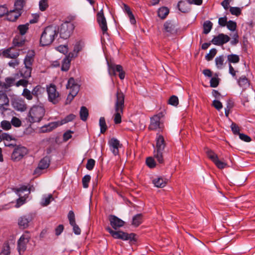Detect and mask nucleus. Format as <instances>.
<instances>
[{
	"label": "nucleus",
	"instance_id": "obj_1",
	"mask_svg": "<svg viewBox=\"0 0 255 255\" xmlns=\"http://www.w3.org/2000/svg\"><path fill=\"white\" fill-rule=\"evenodd\" d=\"M116 99L115 104V114L114 121L115 124H120L122 122V115L125 107V95L120 89H118L116 94Z\"/></svg>",
	"mask_w": 255,
	"mask_h": 255
},
{
	"label": "nucleus",
	"instance_id": "obj_2",
	"mask_svg": "<svg viewBox=\"0 0 255 255\" xmlns=\"http://www.w3.org/2000/svg\"><path fill=\"white\" fill-rule=\"evenodd\" d=\"M34 57V51H31L27 53L24 58L23 61L24 66L19 71L20 76L24 79H28L31 77Z\"/></svg>",
	"mask_w": 255,
	"mask_h": 255
},
{
	"label": "nucleus",
	"instance_id": "obj_3",
	"mask_svg": "<svg viewBox=\"0 0 255 255\" xmlns=\"http://www.w3.org/2000/svg\"><path fill=\"white\" fill-rule=\"evenodd\" d=\"M57 34L58 31L56 27L51 25L46 27L41 34L40 44L42 46L51 44L55 36H57Z\"/></svg>",
	"mask_w": 255,
	"mask_h": 255
},
{
	"label": "nucleus",
	"instance_id": "obj_4",
	"mask_svg": "<svg viewBox=\"0 0 255 255\" xmlns=\"http://www.w3.org/2000/svg\"><path fill=\"white\" fill-rule=\"evenodd\" d=\"M45 108L42 104L33 106L29 111L27 119L30 123L39 122L44 117Z\"/></svg>",
	"mask_w": 255,
	"mask_h": 255
},
{
	"label": "nucleus",
	"instance_id": "obj_5",
	"mask_svg": "<svg viewBox=\"0 0 255 255\" xmlns=\"http://www.w3.org/2000/svg\"><path fill=\"white\" fill-rule=\"evenodd\" d=\"M106 230L115 239H121L123 241H129V243L133 244L137 241L136 235L134 233L128 234L121 231H115L109 227L106 228Z\"/></svg>",
	"mask_w": 255,
	"mask_h": 255
},
{
	"label": "nucleus",
	"instance_id": "obj_6",
	"mask_svg": "<svg viewBox=\"0 0 255 255\" xmlns=\"http://www.w3.org/2000/svg\"><path fill=\"white\" fill-rule=\"evenodd\" d=\"M165 146V142L162 135H159L156 137V147L154 150V156L157 161L162 164L164 162L163 152Z\"/></svg>",
	"mask_w": 255,
	"mask_h": 255
},
{
	"label": "nucleus",
	"instance_id": "obj_7",
	"mask_svg": "<svg viewBox=\"0 0 255 255\" xmlns=\"http://www.w3.org/2000/svg\"><path fill=\"white\" fill-rule=\"evenodd\" d=\"M66 88L70 90L66 101V104H69L77 95L80 89V86L76 83L75 79L71 77L68 81Z\"/></svg>",
	"mask_w": 255,
	"mask_h": 255
},
{
	"label": "nucleus",
	"instance_id": "obj_8",
	"mask_svg": "<svg viewBox=\"0 0 255 255\" xmlns=\"http://www.w3.org/2000/svg\"><path fill=\"white\" fill-rule=\"evenodd\" d=\"M76 116L74 114H70L67 116L65 119L62 120L61 122H52L48 125L43 126L41 128V130L43 132H50L54 128H56L59 126H61L64 124L69 122L73 120L75 118Z\"/></svg>",
	"mask_w": 255,
	"mask_h": 255
},
{
	"label": "nucleus",
	"instance_id": "obj_9",
	"mask_svg": "<svg viewBox=\"0 0 255 255\" xmlns=\"http://www.w3.org/2000/svg\"><path fill=\"white\" fill-rule=\"evenodd\" d=\"M75 28L74 24L71 22L66 21L62 23L60 28V36L61 38L67 39L72 33Z\"/></svg>",
	"mask_w": 255,
	"mask_h": 255
},
{
	"label": "nucleus",
	"instance_id": "obj_10",
	"mask_svg": "<svg viewBox=\"0 0 255 255\" xmlns=\"http://www.w3.org/2000/svg\"><path fill=\"white\" fill-rule=\"evenodd\" d=\"M28 153L27 149L22 146H16L11 154V159L14 162L20 161Z\"/></svg>",
	"mask_w": 255,
	"mask_h": 255
},
{
	"label": "nucleus",
	"instance_id": "obj_11",
	"mask_svg": "<svg viewBox=\"0 0 255 255\" xmlns=\"http://www.w3.org/2000/svg\"><path fill=\"white\" fill-rule=\"evenodd\" d=\"M48 98L49 102L53 104H57L60 101L59 93L57 91L56 87L53 84H51L47 87Z\"/></svg>",
	"mask_w": 255,
	"mask_h": 255
},
{
	"label": "nucleus",
	"instance_id": "obj_12",
	"mask_svg": "<svg viewBox=\"0 0 255 255\" xmlns=\"http://www.w3.org/2000/svg\"><path fill=\"white\" fill-rule=\"evenodd\" d=\"M97 21L104 35L108 34V28L106 17L104 15L103 9L98 12L96 15Z\"/></svg>",
	"mask_w": 255,
	"mask_h": 255
},
{
	"label": "nucleus",
	"instance_id": "obj_13",
	"mask_svg": "<svg viewBox=\"0 0 255 255\" xmlns=\"http://www.w3.org/2000/svg\"><path fill=\"white\" fill-rule=\"evenodd\" d=\"M30 237L28 233H26L19 238L17 242V250L20 255L26 249V244L28 243Z\"/></svg>",
	"mask_w": 255,
	"mask_h": 255
},
{
	"label": "nucleus",
	"instance_id": "obj_14",
	"mask_svg": "<svg viewBox=\"0 0 255 255\" xmlns=\"http://www.w3.org/2000/svg\"><path fill=\"white\" fill-rule=\"evenodd\" d=\"M162 116L161 113L154 115L150 119V124L148 128L151 130H156L158 128H161V124L160 123V118Z\"/></svg>",
	"mask_w": 255,
	"mask_h": 255
},
{
	"label": "nucleus",
	"instance_id": "obj_15",
	"mask_svg": "<svg viewBox=\"0 0 255 255\" xmlns=\"http://www.w3.org/2000/svg\"><path fill=\"white\" fill-rule=\"evenodd\" d=\"M230 40V38L228 35L220 33L218 35L214 36L211 42L216 45H222L229 42Z\"/></svg>",
	"mask_w": 255,
	"mask_h": 255
},
{
	"label": "nucleus",
	"instance_id": "obj_16",
	"mask_svg": "<svg viewBox=\"0 0 255 255\" xmlns=\"http://www.w3.org/2000/svg\"><path fill=\"white\" fill-rule=\"evenodd\" d=\"M109 73L115 75L116 72L119 73V78L123 80L125 77V72L123 70V67L120 65L109 64Z\"/></svg>",
	"mask_w": 255,
	"mask_h": 255
},
{
	"label": "nucleus",
	"instance_id": "obj_17",
	"mask_svg": "<svg viewBox=\"0 0 255 255\" xmlns=\"http://www.w3.org/2000/svg\"><path fill=\"white\" fill-rule=\"evenodd\" d=\"M109 220L110 222V225L115 230H117L118 229L124 226L125 224L124 221L115 215H110L109 217Z\"/></svg>",
	"mask_w": 255,
	"mask_h": 255
},
{
	"label": "nucleus",
	"instance_id": "obj_18",
	"mask_svg": "<svg viewBox=\"0 0 255 255\" xmlns=\"http://www.w3.org/2000/svg\"><path fill=\"white\" fill-rule=\"evenodd\" d=\"M12 106L14 109L20 112L25 111L27 108L25 101L21 98L14 99L12 101Z\"/></svg>",
	"mask_w": 255,
	"mask_h": 255
},
{
	"label": "nucleus",
	"instance_id": "obj_19",
	"mask_svg": "<svg viewBox=\"0 0 255 255\" xmlns=\"http://www.w3.org/2000/svg\"><path fill=\"white\" fill-rule=\"evenodd\" d=\"M164 29L167 32L171 34H176L177 32V26L175 24L171 21H167L164 24Z\"/></svg>",
	"mask_w": 255,
	"mask_h": 255
},
{
	"label": "nucleus",
	"instance_id": "obj_20",
	"mask_svg": "<svg viewBox=\"0 0 255 255\" xmlns=\"http://www.w3.org/2000/svg\"><path fill=\"white\" fill-rule=\"evenodd\" d=\"M111 150L115 155L119 154V148L120 146V141L116 138H113L109 142Z\"/></svg>",
	"mask_w": 255,
	"mask_h": 255
},
{
	"label": "nucleus",
	"instance_id": "obj_21",
	"mask_svg": "<svg viewBox=\"0 0 255 255\" xmlns=\"http://www.w3.org/2000/svg\"><path fill=\"white\" fill-rule=\"evenodd\" d=\"M2 55L4 57L8 58L16 59L19 56V51L14 50L12 48H7L2 52Z\"/></svg>",
	"mask_w": 255,
	"mask_h": 255
},
{
	"label": "nucleus",
	"instance_id": "obj_22",
	"mask_svg": "<svg viewBox=\"0 0 255 255\" xmlns=\"http://www.w3.org/2000/svg\"><path fill=\"white\" fill-rule=\"evenodd\" d=\"M22 13L16 10L15 9L8 11L7 19L10 21H15L21 15Z\"/></svg>",
	"mask_w": 255,
	"mask_h": 255
},
{
	"label": "nucleus",
	"instance_id": "obj_23",
	"mask_svg": "<svg viewBox=\"0 0 255 255\" xmlns=\"http://www.w3.org/2000/svg\"><path fill=\"white\" fill-rule=\"evenodd\" d=\"M30 221L31 218L29 216H22L18 219V225L20 228L25 229L28 226V224Z\"/></svg>",
	"mask_w": 255,
	"mask_h": 255
},
{
	"label": "nucleus",
	"instance_id": "obj_24",
	"mask_svg": "<svg viewBox=\"0 0 255 255\" xmlns=\"http://www.w3.org/2000/svg\"><path fill=\"white\" fill-rule=\"evenodd\" d=\"M152 183L158 188H163L167 184V179L162 177H158L153 179Z\"/></svg>",
	"mask_w": 255,
	"mask_h": 255
},
{
	"label": "nucleus",
	"instance_id": "obj_25",
	"mask_svg": "<svg viewBox=\"0 0 255 255\" xmlns=\"http://www.w3.org/2000/svg\"><path fill=\"white\" fill-rule=\"evenodd\" d=\"M43 92L44 89L40 85H37L31 91L33 97L38 101L39 100V97L41 96Z\"/></svg>",
	"mask_w": 255,
	"mask_h": 255
},
{
	"label": "nucleus",
	"instance_id": "obj_26",
	"mask_svg": "<svg viewBox=\"0 0 255 255\" xmlns=\"http://www.w3.org/2000/svg\"><path fill=\"white\" fill-rule=\"evenodd\" d=\"M50 157L46 156L40 161L38 164V167L40 169H46L49 167L50 165Z\"/></svg>",
	"mask_w": 255,
	"mask_h": 255
},
{
	"label": "nucleus",
	"instance_id": "obj_27",
	"mask_svg": "<svg viewBox=\"0 0 255 255\" xmlns=\"http://www.w3.org/2000/svg\"><path fill=\"white\" fill-rule=\"evenodd\" d=\"M26 0H15L14 9L22 13L23 8L26 4Z\"/></svg>",
	"mask_w": 255,
	"mask_h": 255
},
{
	"label": "nucleus",
	"instance_id": "obj_28",
	"mask_svg": "<svg viewBox=\"0 0 255 255\" xmlns=\"http://www.w3.org/2000/svg\"><path fill=\"white\" fill-rule=\"evenodd\" d=\"M178 9L182 12H188L190 8L189 7V3L184 1H180L178 3Z\"/></svg>",
	"mask_w": 255,
	"mask_h": 255
},
{
	"label": "nucleus",
	"instance_id": "obj_29",
	"mask_svg": "<svg viewBox=\"0 0 255 255\" xmlns=\"http://www.w3.org/2000/svg\"><path fill=\"white\" fill-rule=\"evenodd\" d=\"M25 42V39H23L20 35L16 36L13 40V44L14 46L20 47L24 45Z\"/></svg>",
	"mask_w": 255,
	"mask_h": 255
},
{
	"label": "nucleus",
	"instance_id": "obj_30",
	"mask_svg": "<svg viewBox=\"0 0 255 255\" xmlns=\"http://www.w3.org/2000/svg\"><path fill=\"white\" fill-rule=\"evenodd\" d=\"M88 116L89 111L88 109L85 106L81 107L80 111V117L81 120L85 122L87 120Z\"/></svg>",
	"mask_w": 255,
	"mask_h": 255
},
{
	"label": "nucleus",
	"instance_id": "obj_31",
	"mask_svg": "<svg viewBox=\"0 0 255 255\" xmlns=\"http://www.w3.org/2000/svg\"><path fill=\"white\" fill-rule=\"evenodd\" d=\"M71 59L69 57H65L62 60L61 70L62 71H67L70 66Z\"/></svg>",
	"mask_w": 255,
	"mask_h": 255
},
{
	"label": "nucleus",
	"instance_id": "obj_32",
	"mask_svg": "<svg viewBox=\"0 0 255 255\" xmlns=\"http://www.w3.org/2000/svg\"><path fill=\"white\" fill-rule=\"evenodd\" d=\"M53 200L54 198L52 194H49L48 196L44 195L41 199L40 204L43 207L47 206Z\"/></svg>",
	"mask_w": 255,
	"mask_h": 255
},
{
	"label": "nucleus",
	"instance_id": "obj_33",
	"mask_svg": "<svg viewBox=\"0 0 255 255\" xmlns=\"http://www.w3.org/2000/svg\"><path fill=\"white\" fill-rule=\"evenodd\" d=\"M225 56L220 55L215 58V63L216 67L219 69H223L224 65Z\"/></svg>",
	"mask_w": 255,
	"mask_h": 255
},
{
	"label": "nucleus",
	"instance_id": "obj_34",
	"mask_svg": "<svg viewBox=\"0 0 255 255\" xmlns=\"http://www.w3.org/2000/svg\"><path fill=\"white\" fill-rule=\"evenodd\" d=\"M10 249L9 243L7 242H5L2 246L0 255H10Z\"/></svg>",
	"mask_w": 255,
	"mask_h": 255
},
{
	"label": "nucleus",
	"instance_id": "obj_35",
	"mask_svg": "<svg viewBox=\"0 0 255 255\" xmlns=\"http://www.w3.org/2000/svg\"><path fill=\"white\" fill-rule=\"evenodd\" d=\"M99 126L100 127V132L104 133L108 129L106 120L104 117H101L99 120Z\"/></svg>",
	"mask_w": 255,
	"mask_h": 255
},
{
	"label": "nucleus",
	"instance_id": "obj_36",
	"mask_svg": "<svg viewBox=\"0 0 255 255\" xmlns=\"http://www.w3.org/2000/svg\"><path fill=\"white\" fill-rule=\"evenodd\" d=\"M169 13V9L166 7H162L158 10V15L162 19H164Z\"/></svg>",
	"mask_w": 255,
	"mask_h": 255
},
{
	"label": "nucleus",
	"instance_id": "obj_37",
	"mask_svg": "<svg viewBox=\"0 0 255 255\" xmlns=\"http://www.w3.org/2000/svg\"><path fill=\"white\" fill-rule=\"evenodd\" d=\"M142 222V215L138 214L132 218V224L136 227L138 226Z\"/></svg>",
	"mask_w": 255,
	"mask_h": 255
},
{
	"label": "nucleus",
	"instance_id": "obj_38",
	"mask_svg": "<svg viewBox=\"0 0 255 255\" xmlns=\"http://www.w3.org/2000/svg\"><path fill=\"white\" fill-rule=\"evenodd\" d=\"M229 64L231 63H238L240 61V57L237 54H231L227 56Z\"/></svg>",
	"mask_w": 255,
	"mask_h": 255
},
{
	"label": "nucleus",
	"instance_id": "obj_39",
	"mask_svg": "<svg viewBox=\"0 0 255 255\" xmlns=\"http://www.w3.org/2000/svg\"><path fill=\"white\" fill-rule=\"evenodd\" d=\"M213 23L209 20L206 21L203 24V33L208 34L212 28Z\"/></svg>",
	"mask_w": 255,
	"mask_h": 255
},
{
	"label": "nucleus",
	"instance_id": "obj_40",
	"mask_svg": "<svg viewBox=\"0 0 255 255\" xmlns=\"http://www.w3.org/2000/svg\"><path fill=\"white\" fill-rule=\"evenodd\" d=\"M206 153L209 158L213 162L218 158L217 155L213 150L209 148L206 149Z\"/></svg>",
	"mask_w": 255,
	"mask_h": 255
},
{
	"label": "nucleus",
	"instance_id": "obj_41",
	"mask_svg": "<svg viewBox=\"0 0 255 255\" xmlns=\"http://www.w3.org/2000/svg\"><path fill=\"white\" fill-rule=\"evenodd\" d=\"M22 96L29 101L32 100L33 98L31 91L27 88H24L23 89Z\"/></svg>",
	"mask_w": 255,
	"mask_h": 255
},
{
	"label": "nucleus",
	"instance_id": "obj_42",
	"mask_svg": "<svg viewBox=\"0 0 255 255\" xmlns=\"http://www.w3.org/2000/svg\"><path fill=\"white\" fill-rule=\"evenodd\" d=\"M28 26L29 24L26 23L25 24L19 25L17 27V29L19 30V33L21 35H23L26 33L27 30L28 29Z\"/></svg>",
	"mask_w": 255,
	"mask_h": 255
},
{
	"label": "nucleus",
	"instance_id": "obj_43",
	"mask_svg": "<svg viewBox=\"0 0 255 255\" xmlns=\"http://www.w3.org/2000/svg\"><path fill=\"white\" fill-rule=\"evenodd\" d=\"M168 104L173 106H177L179 104L178 97L174 95L171 96L168 100Z\"/></svg>",
	"mask_w": 255,
	"mask_h": 255
},
{
	"label": "nucleus",
	"instance_id": "obj_44",
	"mask_svg": "<svg viewBox=\"0 0 255 255\" xmlns=\"http://www.w3.org/2000/svg\"><path fill=\"white\" fill-rule=\"evenodd\" d=\"M48 0H41L39 2V9L45 11L48 7Z\"/></svg>",
	"mask_w": 255,
	"mask_h": 255
},
{
	"label": "nucleus",
	"instance_id": "obj_45",
	"mask_svg": "<svg viewBox=\"0 0 255 255\" xmlns=\"http://www.w3.org/2000/svg\"><path fill=\"white\" fill-rule=\"evenodd\" d=\"M217 53V50L215 48H212L210 50V52L208 54H207L205 58L207 61H211L213 59L214 56L216 55Z\"/></svg>",
	"mask_w": 255,
	"mask_h": 255
},
{
	"label": "nucleus",
	"instance_id": "obj_46",
	"mask_svg": "<svg viewBox=\"0 0 255 255\" xmlns=\"http://www.w3.org/2000/svg\"><path fill=\"white\" fill-rule=\"evenodd\" d=\"M91 180V176L89 175H85L82 178L83 186L85 188H87L89 186V183Z\"/></svg>",
	"mask_w": 255,
	"mask_h": 255
},
{
	"label": "nucleus",
	"instance_id": "obj_47",
	"mask_svg": "<svg viewBox=\"0 0 255 255\" xmlns=\"http://www.w3.org/2000/svg\"><path fill=\"white\" fill-rule=\"evenodd\" d=\"M238 82L241 87H243L247 85L249 81L246 76H242L239 79Z\"/></svg>",
	"mask_w": 255,
	"mask_h": 255
},
{
	"label": "nucleus",
	"instance_id": "obj_48",
	"mask_svg": "<svg viewBox=\"0 0 255 255\" xmlns=\"http://www.w3.org/2000/svg\"><path fill=\"white\" fill-rule=\"evenodd\" d=\"M0 139L10 141L12 139V138L10 135L4 133L1 130H0Z\"/></svg>",
	"mask_w": 255,
	"mask_h": 255
},
{
	"label": "nucleus",
	"instance_id": "obj_49",
	"mask_svg": "<svg viewBox=\"0 0 255 255\" xmlns=\"http://www.w3.org/2000/svg\"><path fill=\"white\" fill-rule=\"evenodd\" d=\"M230 11L232 14L237 16L241 14V9L238 7H230Z\"/></svg>",
	"mask_w": 255,
	"mask_h": 255
},
{
	"label": "nucleus",
	"instance_id": "obj_50",
	"mask_svg": "<svg viewBox=\"0 0 255 255\" xmlns=\"http://www.w3.org/2000/svg\"><path fill=\"white\" fill-rule=\"evenodd\" d=\"M11 125L15 127H19L21 125V121L17 117H13L11 120Z\"/></svg>",
	"mask_w": 255,
	"mask_h": 255
},
{
	"label": "nucleus",
	"instance_id": "obj_51",
	"mask_svg": "<svg viewBox=\"0 0 255 255\" xmlns=\"http://www.w3.org/2000/svg\"><path fill=\"white\" fill-rule=\"evenodd\" d=\"M214 163L219 169H223L227 166V164L226 162L220 160L218 158L214 162Z\"/></svg>",
	"mask_w": 255,
	"mask_h": 255
},
{
	"label": "nucleus",
	"instance_id": "obj_52",
	"mask_svg": "<svg viewBox=\"0 0 255 255\" xmlns=\"http://www.w3.org/2000/svg\"><path fill=\"white\" fill-rule=\"evenodd\" d=\"M227 28L231 31H235L237 28V23L236 22L229 20L226 25Z\"/></svg>",
	"mask_w": 255,
	"mask_h": 255
},
{
	"label": "nucleus",
	"instance_id": "obj_53",
	"mask_svg": "<svg viewBox=\"0 0 255 255\" xmlns=\"http://www.w3.org/2000/svg\"><path fill=\"white\" fill-rule=\"evenodd\" d=\"M1 127L4 130H9L11 128V123L4 120L1 122Z\"/></svg>",
	"mask_w": 255,
	"mask_h": 255
},
{
	"label": "nucleus",
	"instance_id": "obj_54",
	"mask_svg": "<svg viewBox=\"0 0 255 255\" xmlns=\"http://www.w3.org/2000/svg\"><path fill=\"white\" fill-rule=\"evenodd\" d=\"M95 165V160L93 159L90 158L88 160L86 167L88 170H91L94 168Z\"/></svg>",
	"mask_w": 255,
	"mask_h": 255
},
{
	"label": "nucleus",
	"instance_id": "obj_55",
	"mask_svg": "<svg viewBox=\"0 0 255 255\" xmlns=\"http://www.w3.org/2000/svg\"><path fill=\"white\" fill-rule=\"evenodd\" d=\"M146 163L147 165L151 168L154 167L156 165L154 159L151 157H149L146 158Z\"/></svg>",
	"mask_w": 255,
	"mask_h": 255
},
{
	"label": "nucleus",
	"instance_id": "obj_56",
	"mask_svg": "<svg viewBox=\"0 0 255 255\" xmlns=\"http://www.w3.org/2000/svg\"><path fill=\"white\" fill-rule=\"evenodd\" d=\"M15 77H7L5 79V86L7 87H11L14 84Z\"/></svg>",
	"mask_w": 255,
	"mask_h": 255
},
{
	"label": "nucleus",
	"instance_id": "obj_57",
	"mask_svg": "<svg viewBox=\"0 0 255 255\" xmlns=\"http://www.w3.org/2000/svg\"><path fill=\"white\" fill-rule=\"evenodd\" d=\"M68 218L69 221V223L70 225L74 224L75 222V214L73 211H70L68 214Z\"/></svg>",
	"mask_w": 255,
	"mask_h": 255
},
{
	"label": "nucleus",
	"instance_id": "obj_58",
	"mask_svg": "<svg viewBox=\"0 0 255 255\" xmlns=\"http://www.w3.org/2000/svg\"><path fill=\"white\" fill-rule=\"evenodd\" d=\"M28 79H20L18 81H17L16 83V86L18 87L19 86H22L24 87H26L28 84V81L27 80Z\"/></svg>",
	"mask_w": 255,
	"mask_h": 255
},
{
	"label": "nucleus",
	"instance_id": "obj_59",
	"mask_svg": "<svg viewBox=\"0 0 255 255\" xmlns=\"http://www.w3.org/2000/svg\"><path fill=\"white\" fill-rule=\"evenodd\" d=\"M231 128L234 134H239L240 133V128L239 126L235 124V123H232Z\"/></svg>",
	"mask_w": 255,
	"mask_h": 255
},
{
	"label": "nucleus",
	"instance_id": "obj_60",
	"mask_svg": "<svg viewBox=\"0 0 255 255\" xmlns=\"http://www.w3.org/2000/svg\"><path fill=\"white\" fill-rule=\"evenodd\" d=\"M210 86L213 88L217 87L219 84V78L216 77H213L210 80Z\"/></svg>",
	"mask_w": 255,
	"mask_h": 255
},
{
	"label": "nucleus",
	"instance_id": "obj_61",
	"mask_svg": "<svg viewBox=\"0 0 255 255\" xmlns=\"http://www.w3.org/2000/svg\"><path fill=\"white\" fill-rule=\"evenodd\" d=\"M212 105L218 111H220L223 108L222 104L218 100H214Z\"/></svg>",
	"mask_w": 255,
	"mask_h": 255
},
{
	"label": "nucleus",
	"instance_id": "obj_62",
	"mask_svg": "<svg viewBox=\"0 0 255 255\" xmlns=\"http://www.w3.org/2000/svg\"><path fill=\"white\" fill-rule=\"evenodd\" d=\"M228 22V21H227V17L226 16L220 17L219 18V24L222 27L225 26L227 24Z\"/></svg>",
	"mask_w": 255,
	"mask_h": 255
},
{
	"label": "nucleus",
	"instance_id": "obj_63",
	"mask_svg": "<svg viewBox=\"0 0 255 255\" xmlns=\"http://www.w3.org/2000/svg\"><path fill=\"white\" fill-rule=\"evenodd\" d=\"M239 135L240 138L244 141L250 142L252 140L251 138L245 134L240 133H239Z\"/></svg>",
	"mask_w": 255,
	"mask_h": 255
},
{
	"label": "nucleus",
	"instance_id": "obj_64",
	"mask_svg": "<svg viewBox=\"0 0 255 255\" xmlns=\"http://www.w3.org/2000/svg\"><path fill=\"white\" fill-rule=\"evenodd\" d=\"M239 35L237 33L234 34L233 39L231 41L230 43L232 45H236L239 42Z\"/></svg>",
	"mask_w": 255,
	"mask_h": 255
}]
</instances>
